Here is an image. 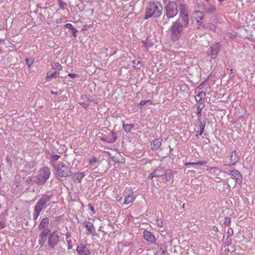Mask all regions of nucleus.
I'll return each mask as SVG.
<instances>
[{
    "label": "nucleus",
    "mask_w": 255,
    "mask_h": 255,
    "mask_svg": "<svg viewBox=\"0 0 255 255\" xmlns=\"http://www.w3.org/2000/svg\"><path fill=\"white\" fill-rule=\"evenodd\" d=\"M179 17L172 23L170 28L171 39L173 41L178 40L185 34V30L189 24V18L186 5L179 2Z\"/></svg>",
    "instance_id": "obj_1"
},
{
    "label": "nucleus",
    "mask_w": 255,
    "mask_h": 255,
    "mask_svg": "<svg viewBox=\"0 0 255 255\" xmlns=\"http://www.w3.org/2000/svg\"><path fill=\"white\" fill-rule=\"evenodd\" d=\"M53 197V194L43 195L38 200L34 208L33 219L36 221L38 218L41 212L50 205L51 200Z\"/></svg>",
    "instance_id": "obj_2"
},
{
    "label": "nucleus",
    "mask_w": 255,
    "mask_h": 255,
    "mask_svg": "<svg viewBox=\"0 0 255 255\" xmlns=\"http://www.w3.org/2000/svg\"><path fill=\"white\" fill-rule=\"evenodd\" d=\"M162 10V6L159 1H149L146 7L144 19H147L150 17H158L161 15Z\"/></svg>",
    "instance_id": "obj_3"
},
{
    "label": "nucleus",
    "mask_w": 255,
    "mask_h": 255,
    "mask_svg": "<svg viewBox=\"0 0 255 255\" xmlns=\"http://www.w3.org/2000/svg\"><path fill=\"white\" fill-rule=\"evenodd\" d=\"M180 2H182L184 3L183 0H177L176 1H170L165 6V15L168 19L173 18L178 14V5L180 6Z\"/></svg>",
    "instance_id": "obj_4"
},
{
    "label": "nucleus",
    "mask_w": 255,
    "mask_h": 255,
    "mask_svg": "<svg viewBox=\"0 0 255 255\" xmlns=\"http://www.w3.org/2000/svg\"><path fill=\"white\" fill-rule=\"evenodd\" d=\"M50 175L49 169L47 167H43L39 171V174L34 177V182L38 184H43L46 182Z\"/></svg>",
    "instance_id": "obj_5"
},
{
    "label": "nucleus",
    "mask_w": 255,
    "mask_h": 255,
    "mask_svg": "<svg viewBox=\"0 0 255 255\" xmlns=\"http://www.w3.org/2000/svg\"><path fill=\"white\" fill-rule=\"evenodd\" d=\"M60 236L55 232L51 233L48 239V245L51 249H54L59 242Z\"/></svg>",
    "instance_id": "obj_6"
},
{
    "label": "nucleus",
    "mask_w": 255,
    "mask_h": 255,
    "mask_svg": "<svg viewBox=\"0 0 255 255\" xmlns=\"http://www.w3.org/2000/svg\"><path fill=\"white\" fill-rule=\"evenodd\" d=\"M54 168L57 171V175L61 177H67L71 173L68 167L65 165H62L61 166L58 165Z\"/></svg>",
    "instance_id": "obj_7"
},
{
    "label": "nucleus",
    "mask_w": 255,
    "mask_h": 255,
    "mask_svg": "<svg viewBox=\"0 0 255 255\" xmlns=\"http://www.w3.org/2000/svg\"><path fill=\"white\" fill-rule=\"evenodd\" d=\"M220 46L218 43H214L208 50V54L211 56L212 58L215 59L219 52Z\"/></svg>",
    "instance_id": "obj_8"
},
{
    "label": "nucleus",
    "mask_w": 255,
    "mask_h": 255,
    "mask_svg": "<svg viewBox=\"0 0 255 255\" xmlns=\"http://www.w3.org/2000/svg\"><path fill=\"white\" fill-rule=\"evenodd\" d=\"M50 232L49 229L43 230L39 235L38 242L41 247H43L47 240L48 234Z\"/></svg>",
    "instance_id": "obj_9"
},
{
    "label": "nucleus",
    "mask_w": 255,
    "mask_h": 255,
    "mask_svg": "<svg viewBox=\"0 0 255 255\" xmlns=\"http://www.w3.org/2000/svg\"><path fill=\"white\" fill-rule=\"evenodd\" d=\"M204 12L200 11H196L194 13V18L195 19L198 26H200L203 23V20L204 18Z\"/></svg>",
    "instance_id": "obj_10"
},
{
    "label": "nucleus",
    "mask_w": 255,
    "mask_h": 255,
    "mask_svg": "<svg viewBox=\"0 0 255 255\" xmlns=\"http://www.w3.org/2000/svg\"><path fill=\"white\" fill-rule=\"evenodd\" d=\"M76 251L79 255H89L90 251L84 244H81L77 246Z\"/></svg>",
    "instance_id": "obj_11"
},
{
    "label": "nucleus",
    "mask_w": 255,
    "mask_h": 255,
    "mask_svg": "<svg viewBox=\"0 0 255 255\" xmlns=\"http://www.w3.org/2000/svg\"><path fill=\"white\" fill-rule=\"evenodd\" d=\"M143 238L146 241L152 244L155 243L156 242L155 237L151 234V233L147 231H144L143 232Z\"/></svg>",
    "instance_id": "obj_12"
},
{
    "label": "nucleus",
    "mask_w": 255,
    "mask_h": 255,
    "mask_svg": "<svg viewBox=\"0 0 255 255\" xmlns=\"http://www.w3.org/2000/svg\"><path fill=\"white\" fill-rule=\"evenodd\" d=\"M163 175V171L160 169H156L152 172L148 176V179L151 180L154 177H161Z\"/></svg>",
    "instance_id": "obj_13"
},
{
    "label": "nucleus",
    "mask_w": 255,
    "mask_h": 255,
    "mask_svg": "<svg viewBox=\"0 0 255 255\" xmlns=\"http://www.w3.org/2000/svg\"><path fill=\"white\" fill-rule=\"evenodd\" d=\"M83 226L87 228V230L88 231V234H93L95 232V230L92 223L85 221L83 223Z\"/></svg>",
    "instance_id": "obj_14"
},
{
    "label": "nucleus",
    "mask_w": 255,
    "mask_h": 255,
    "mask_svg": "<svg viewBox=\"0 0 255 255\" xmlns=\"http://www.w3.org/2000/svg\"><path fill=\"white\" fill-rule=\"evenodd\" d=\"M49 223V220L48 218L45 217L42 219L39 225L38 229L40 230L46 229V227L48 226Z\"/></svg>",
    "instance_id": "obj_15"
},
{
    "label": "nucleus",
    "mask_w": 255,
    "mask_h": 255,
    "mask_svg": "<svg viewBox=\"0 0 255 255\" xmlns=\"http://www.w3.org/2000/svg\"><path fill=\"white\" fill-rule=\"evenodd\" d=\"M162 176V180L165 182L170 181L173 177V174L170 171H166L165 173L163 172V175Z\"/></svg>",
    "instance_id": "obj_16"
},
{
    "label": "nucleus",
    "mask_w": 255,
    "mask_h": 255,
    "mask_svg": "<svg viewBox=\"0 0 255 255\" xmlns=\"http://www.w3.org/2000/svg\"><path fill=\"white\" fill-rule=\"evenodd\" d=\"M230 174L232 176L231 178L228 179V181L230 182L231 180H234L235 178L240 176V173L237 170L230 171Z\"/></svg>",
    "instance_id": "obj_17"
},
{
    "label": "nucleus",
    "mask_w": 255,
    "mask_h": 255,
    "mask_svg": "<svg viewBox=\"0 0 255 255\" xmlns=\"http://www.w3.org/2000/svg\"><path fill=\"white\" fill-rule=\"evenodd\" d=\"M111 134H112V137H106L104 138H103L102 139L103 140H104L109 143H113L115 141H116L117 138V134L114 132H111Z\"/></svg>",
    "instance_id": "obj_18"
},
{
    "label": "nucleus",
    "mask_w": 255,
    "mask_h": 255,
    "mask_svg": "<svg viewBox=\"0 0 255 255\" xmlns=\"http://www.w3.org/2000/svg\"><path fill=\"white\" fill-rule=\"evenodd\" d=\"M239 156L236 151H233L230 156V160L233 162V165H234L238 161Z\"/></svg>",
    "instance_id": "obj_19"
},
{
    "label": "nucleus",
    "mask_w": 255,
    "mask_h": 255,
    "mask_svg": "<svg viewBox=\"0 0 255 255\" xmlns=\"http://www.w3.org/2000/svg\"><path fill=\"white\" fill-rule=\"evenodd\" d=\"M204 9L207 13L212 14L216 11V7L212 4H210L207 7L205 6Z\"/></svg>",
    "instance_id": "obj_20"
},
{
    "label": "nucleus",
    "mask_w": 255,
    "mask_h": 255,
    "mask_svg": "<svg viewBox=\"0 0 255 255\" xmlns=\"http://www.w3.org/2000/svg\"><path fill=\"white\" fill-rule=\"evenodd\" d=\"M204 107V103H201L199 104L197 107V116L198 117V120H201V111Z\"/></svg>",
    "instance_id": "obj_21"
},
{
    "label": "nucleus",
    "mask_w": 255,
    "mask_h": 255,
    "mask_svg": "<svg viewBox=\"0 0 255 255\" xmlns=\"http://www.w3.org/2000/svg\"><path fill=\"white\" fill-rule=\"evenodd\" d=\"M123 128L126 132H129L130 130L134 128L133 124H125L124 123L123 124Z\"/></svg>",
    "instance_id": "obj_22"
},
{
    "label": "nucleus",
    "mask_w": 255,
    "mask_h": 255,
    "mask_svg": "<svg viewBox=\"0 0 255 255\" xmlns=\"http://www.w3.org/2000/svg\"><path fill=\"white\" fill-rule=\"evenodd\" d=\"M206 96V94L205 92H201L197 95H196L195 98V100L197 102H199L203 99H204Z\"/></svg>",
    "instance_id": "obj_23"
},
{
    "label": "nucleus",
    "mask_w": 255,
    "mask_h": 255,
    "mask_svg": "<svg viewBox=\"0 0 255 255\" xmlns=\"http://www.w3.org/2000/svg\"><path fill=\"white\" fill-rule=\"evenodd\" d=\"M135 198L133 196L128 195L125 196V200L124 201V204L128 205L132 203L134 200Z\"/></svg>",
    "instance_id": "obj_24"
},
{
    "label": "nucleus",
    "mask_w": 255,
    "mask_h": 255,
    "mask_svg": "<svg viewBox=\"0 0 255 255\" xmlns=\"http://www.w3.org/2000/svg\"><path fill=\"white\" fill-rule=\"evenodd\" d=\"M161 144V141L159 139H155L153 141L152 148L156 150L160 146Z\"/></svg>",
    "instance_id": "obj_25"
},
{
    "label": "nucleus",
    "mask_w": 255,
    "mask_h": 255,
    "mask_svg": "<svg viewBox=\"0 0 255 255\" xmlns=\"http://www.w3.org/2000/svg\"><path fill=\"white\" fill-rule=\"evenodd\" d=\"M57 77V72H54V73H51V72H49L47 73L46 75V78L48 81L51 80V78H55Z\"/></svg>",
    "instance_id": "obj_26"
},
{
    "label": "nucleus",
    "mask_w": 255,
    "mask_h": 255,
    "mask_svg": "<svg viewBox=\"0 0 255 255\" xmlns=\"http://www.w3.org/2000/svg\"><path fill=\"white\" fill-rule=\"evenodd\" d=\"M50 155L51 160L53 162L57 161L60 157V155L56 154L54 152L50 153Z\"/></svg>",
    "instance_id": "obj_27"
},
{
    "label": "nucleus",
    "mask_w": 255,
    "mask_h": 255,
    "mask_svg": "<svg viewBox=\"0 0 255 255\" xmlns=\"http://www.w3.org/2000/svg\"><path fill=\"white\" fill-rule=\"evenodd\" d=\"M206 162L204 161H199L197 162H186L184 163L185 165L188 166L189 165H204Z\"/></svg>",
    "instance_id": "obj_28"
},
{
    "label": "nucleus",
    "mask_w": 255,
    "mask_h": 255,
    "mask_svg": "<svg viewBox=\"0 0 255 255\" xmlns=\"http://www.w3.org/2000/svg\"><path fill=\"white\" fill-rule=\"evenodd\" d=\"M203 27L205 28H208L211 30H212L213 31H214L216 30V27L215 26L211 23H208L207 24H204L203 25Z\"/></svg>",
    "instance_id": "obj_29"
},
{
    "label": "nucleus",
    "mask_w": 255,
    "mask_h": 255,
    "mask_svg": "<svg viewBox=\"0 0 255 255\" xmlns=\"http://www.w3.org/2000/svg\"><path fill=\"white\" fill-rule=\"evenodd\" d=\"M58 2L61 9L63 10L65 9L67 5V3L62 0H58Z\"/></svg>",
    "instance_id": "obj_30"
},
{
    "label": "nucleus",
    "mask_w": 255,
    "mask_h": 255,
    "mask_svg": "<svg viewBox=\"0 0 255 255\" xmlns=\"http://www.w3.org/2000/svg\"><path fill=\"white\" fill-rule=\"evenodd\" d=\"M199 127H200V129L201 133H203L205 128V123L202 122L201 120L199 121Z\"/></svg>",
    "instance_id": "obj_31"
},
{
    "label": "nucleus",
    "mask_w": 255,
    "mask_h": 255,
    "mask_svg": "<svg viewBox=\"0 0 255 255\" xmlns=\"http://www.w3.org/2000/svg\"><path fill=\"white\" fill-rule=\"evenodd\" d=\"M233 234V231L232 229H229L225 235L223 236V239H224L226 237V240H227L230 236H231Z\"/></svg>",
    "instance_id": "obj_32"
},
{
    "label": "nucleus",
    "mask_w": 255,
    "mask_h": 255,
    "mask_svg": "<svg viewBox=\"0 0 255 255\" xmlns=\"http://www.w3.org/2000/svg\"><path fill=\"white\" fill-rule=\"evenodd\" d=\"M74 178L78 181V182H81L82 179H83L80 174L79 172H76L74 174Z\"/></svg>",
    "instance_id": "obj_33"
},
{
    "label": "nucleus",
    "mask_w": 255,
    "mask_h": 255,
    "mask_svg": "<svg viewBox=\"0 0 255 255\" xmlns=\"http://www.w3.org/2000/svg\"><path fill=\"white\" fill-rule=\"evenodd\" d=\"M25 61L28 67H30V66L32 64L33 62L32 59L29 58H26Z\"/></svg>",
    "instance_id": "obj_34"
},
{
    "label": "nucleus",
    "mask_w": 255,
    "mask_h": 255,
    "mask_svg": "<svg viewBox=\"0 0 255 255\" xmlns=\"http://www.w3.org/2000/svg\"><path fill=\"white\" fill-rule=\"evenodd\" d=\"M53 250H54L55 253L59 254L62 250V248L60 246H59V247H57L56 249L54 248Z\"/></svg>",
    "instance_id": "obj_35"
},
{
    "label": "nucleus",
    "mask_w": 255,
    "mask_h": 255,
    "mask_svg": "<svg viewBox=\"0 0 255 255\" xmlns=\"http://www.w3.org/2000/svg\"><path fill=\"white\" fill-rule=\"evenodd\" d=\"M234 180L235 182V184L236 182H238L240 184H241L242 182V177L241 175H240V176H239V177L235 178Z\"/></svg>",
    "instance_id": "obj_36"
},
{
    "label": "nucleus",
    "mask_w": 255,
    "mask_h": 255,
    "mask_svg": "<svg viewBox=\"0 0 255 255\" xmlns=\"http://www.w3.org/2000/svg\"><path fill=\"white\" fill-rule=\"evenodd\" d=\"M97 162V159L96 158V157H92L89 161V163L91 165H93L95 163H96Z\"/></svg>",
    "instance_id": "obj_37"
},
{
    "label": "nucleus",
    "mask_w": 255,
    "mask_h": 255,
    "mask_svg": "<svg viewBox=\"0 0 255 255\" xmlns=\"http://www.w3.org/2000/svg\"><path fill=\"white\" fill-rule=\"evenodd\" d=\"M231 223V219L229 217H226L225 219V221H224V225H226V226H229L230 225Z\"/></svg>",
    "instance_id": "obj_38"
},
{
    "label": "nucleus",
    "mask_w": 255,
    "mask_h": 255,
    "mask_svg": "<svg viewBox=\"0 0 255 255\" xmlns=\"http://www.w3.org/2000/svg\"><path fill=\"white\" fill-rule=\"evenodd\" d=\"M147 103H151V102L150 100H146V101H141L139 105L140 106H143L144 105H145Z\"/></svg>",
    "instance_id": "obj_39"
},
{
    "label": "nucleus",
    "mask_w": 255,
    "mask_h": 255,
    "mask_svg": "<svg viewBox=\"0 0 255 255\" xmlns=\"http://www.w3.org/2000/svg\"><path fill=\"white\" fill-rule=\"evenodd\" d=\"M5 227V222L3 221H0V229L4 228Z\"/></svg>",
    "instance_id": "obj_40"
},
{
    "label": "nucleus",
    "mask_w": 255,
    "mask_h": 255,
    "mask_svg": "<svg viewBox=\"0 0 255 255\" xmlns=\"http://www.w3.org/2000/svg\"><path fill=\"white\" fill-rule=\"evenodd\" d=\"M164 253V252L162 250L160 249L156 252L155 255H165Z\"/></svg>",
    "instance_id": "obj_41"
},
{
    "label": "nucleus",
    "mask_w": 255,
    "mask_h": 255,
    "mask_svg": "<svg viewBox=\"0 0 255 255\" xmlns=\"http://www.w3.org/2000/svg\"><path fill=\"white\" fill-rule=\"evenodd\" d=\"M80 104L85 108L88 107L89 106V103L88 102H82L80 103Z\"/></svg>",
    "instance_id": "obj_42"
},
{
    "label": "nucleus",
    "mask_w": 255,
    "mask_h": 255,
    "mask_svg": "<svg viewBox=\"0 0 255 255\" xmlns=\"http://www.w3.org/2000/svg\"><path fill=\"white\" fill-rule=\"evenodd\" d=\"M65 27L67 28H69L71 29H74V28L73 27V25L71 23H67L65 25Z\"/></svg>",
    "instance_id": "obj_43"
},
{
    "label": "nucleus",
    "mask_w": 255,
    "mask_h": 255,
    "mask_svg": "<svg viewBox=\"0 0 255 255\" xmlns=\"http://www.w3.org/2000/svg\"><path fill=\"white\" fill-rule=\"evenodd\" d=\"M157 225L160 227H163V223L162 222V220H157Z\"/></svg>",
    "instance_id": "obj_44"
},
{
    "label": "nucleus",
    "mask_w": 255,
    "mask_h": 255,
    "mask_svg": "<svg viewBox=\"0 0 255 255\" xmlns=\"http://www.w3.org/2000/svg\"><path fill=\"white\" fill-rule=\"evenodd\" d=\"M67 244L68 245V250L71 249L72 248V246L71 245L72 241L71 240H67Z\"/></svg>",
    "instance_id": "obj_45"
},
{
    "label": "nucleus",
    "mask_w": 255,
    "mask_h": 255,
    "mask_svg": "<svg viewBox=\"0 0 255 255\" xmlns=\"http://www.w3.org/2000/svg\"><path fill=\"white\" fill-rule=\"evenodd\" d=\"M68 76H69L70 78H73V79L78 77V76L76 74H74V73L68 74Z\"/></svg>",
    "instance_id": "obj_46"
},
{
    "label": "nucleus",
    "mask_w": 255,
    "mask_h": 255,
    "mask_svg": "<svg viewBox=\"0 0 255 255\" xmlns=\"http://www.w3.org/2000/svg\"><path fill=\"white\" fill-rule=\"evenodd\" d=\"M203 133H201V131H196V134H195V137H196L197 138H199V136L201 135Z\"/></svg>",
    "instance_id": "obj_47"
},
{
    "label": "nucleus",
    "mask_w": 255,
    "mask_h": 255,
    "mask_svg": "<svg viewBox=\"0 0 255 255\" xmlns=\"http://www.w3.org/2000/svg\"><path fill=\"white\" fill-rule=\"evenodd\" d=\"M73 30V35L74 37H76L77 36V35L76 34V32H78V30L77 29H76L75 28H74V29H72Z\"/></svg>",
    "instance_id": "obj_48"
},
{
    "label": "nucleus",
    "mask_w": 255,
    "mask_h": 255,
    "mask_svg": "<svg viewBox=\"0 0 255 255\" xmlns=\"http://www.w3.org/2000/svg\"><path fill=\"white\" fill-rule=\"evenodd\" d=\"M50 92L52 95H54L55 96H57L58 94V92H55L53 91H51Z\"/></svg>",
    "instance_id": "obj_49"
},
{
    "label": "nucleus",
    "mask_w": 255,
    "mask_h": 255,
    "mask_svg": "<svg viewBox=\"0 0 255 255\" xmlns=\"http://www.w3.org/2000/svg\"><path fill=\"white\" fill-rule=\"evenodd\" d=\"M80 174V175L82 177V178L85 176V174L84 172H79Z\"/></svg>",
    "instance_id": "obj_50"
},
{
    "label": "nucleus",
    "mask_w": 255,
    "mask_h": 255,
    "mask_svg": "<svg viewBox=\"0 0 255 255\" xmlns=\"http://www.w3.org/2000/svg\"><path fill=\"white\" fill-rule=\"evenodd\" d=\"M90 210L93 211L94 212V213H95V212H94V207L92 206H90Z\"/></svg>",
    "instance_id": "obj_51"
},
{
    "label": "nucleus",
    "mask_w": 255,
    "mask_h": 255,
    "mask_svg": "<svg viewBox=\"0 0 255 255\" xmlns=\"http://www.w3.org/2000/svg\"><path fill=\"white\" fill-rule=\"evenodd\" d=\"M57 68H58L59 70H60V69H61V68H62V66H61V65H60V64H58V65H57Z\"/></svg>",
    "instance_id": "obj_52"
},
{
    "label": "nucleus",
    "mask_w": 255,
    "mask_h": 255,
    "mask_svg": "<svg viewBox=\"0 0 255 255\" xmlns=\"http://www.w3.org/2000/svg\"><path fill=\"white\" fill-rule=\"evenodd\" d=\"M69 237H70V235H69L67 234V235H66V238H69Z\"/></svg>",
    "instance_id": "obj_53"
},
{
    "label": "nucleus",
    "mask_w": 255,
    "mask_h": 255,
    "mask_svg": "<svg viewBox=\"0 0 255 255\" xmlns=\"http://www.w3.org/2000/svg\"><path fill=\"white\" fill-rule=\"evenodd\" d=\"M207 2H209V0H205Z\"/></svg>",
    "instance_id": "obj_54"
}]
</instances>
